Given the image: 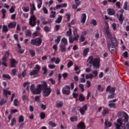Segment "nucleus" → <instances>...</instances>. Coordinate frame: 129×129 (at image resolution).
<instances>
[{
    "instance_id": "obj_1",
    "label": "nucleus",
    "mask_w": 129,
    "mask_h": 129,
    "mask_svg": "<svg viewBox=\"0 0 129 129\" xmlns=\"http://www.w3.org/2000/svg\"><path fill=\"white\" fill-rule=\"evenodd\" d=\"M117 123H114L116 129H126L125 123L128 122L129 116L127 113L123 111H120L117 113Z\"/></svg>"
},
{
    "instance_id": "obj_2",
    "label": "nucleus",
    "mask_w": 129,
    "mask_h": 129,
    "mask_svg": "<svg viewBox=\"0 0 129 129\" xmlns=\"http://www.w3.org/2000/svg\"><path fill=\"white\" fill-rule=\"evenodd\" d=\"M87 62L89 65L93 67L94 69H99L100 67V58L96 57L95 58L93 56H89L87 59Z\"/></svg>"
},
{
    "instance_id": "obj_3",
    "label": "nucleus",
    "mask_w": 129,
    "mask_h": 129,
    "mask_svg": "<svg viewBox=\"0 0 129 129\" xmlns=\"http://www.w3.org/2000/svg\"><path fill=\"white\" fill-rule=\"evenodd\" d=\"M68 45V40L65 37L62 38L61 41V44L59 46L60 50L61 53L63 52H66V46Z\"/></svg>"
},
{
    "instance_id": "obj_4",
    "label": "nucleus",
    "mask_w": 129,
    "mask_h": 129,
    "mask_svg": "<svg viewBox=\"0 0 129 129\" xmlns=\"http://www.w3.org/2000/svg\"><path fill=\"white\" fill-rule=\"evenodd\" d=\"M9 57H10V52L7 51L5 52V55H4L2 58V60L3 61L2 62L0 59V66L1 65H3L5 67H8L7 62H8V58H9Z\"/></svg>"
},
{
    "instance_id": "obj_5",
    "label": "nucleus",
    "mask_w": 129,
    "mask_h": 129,
    "mask_svg": "<svg viewBox=\"0 0 129 129\" xmlns=\"http://www.w3.org/2000/svg\"><path fill=\"white\" fill-rule=\"evenodd\" d=\"M42 40L41 37H37L35 39L31 40L30 44L32 46H36V47H40L42 45Z\"/></svg>"
},
{
    "instance_id": "obj_6",
    "label": "nucleus",
    "mask_w": 129,
    "mask_h": 129,
    "mask_svg": "<svg viewBox=\"0 0 129 129\" xmlns=\"http://www.w3.org/2000/svg\"><path fill=\"white\" fill-rule=\"evenodd\" d=\"M30 26L32 28L36 26L37 25V18L35 15H32L29 19V23Z\"/></svg>"
},
{
    "instance_id": "obj_7",
    "label": "nucleus",
    "mask_w": 129,
    "mask_h": 129,
    "mask_svg": "<svg viewBox=\"0 0 129 129\" xmlns=\"http://www.w3.org/2000/svg\"><path fill=\"white\" fill-rule=\"evenodd\" d=\"M106 29L105 30V34L107 35L108 39H110L111 40L112 39V34L109 31V26H108V23H107V25L106 26Z\"/></svg>"
},
{
    "instance_id": "obj_8",
    "label": "nucleus",
    "mask_w": 129,
    "mask_h": 129,
    "mask_svg": "<svg viewBox=\"0 0 129 129\" xmlns=\"http://www.w3.org/2000/svg\"><path fill=\"white\" fill-rule=\"evenodd\" d=\"M51 92H52V90L51 89V88L47 87L46 89H45L43 91V95L44 97H48L50 94H51Z\"/></svg>"
},
{
    "instance_id": "obj_9",
    "label": "nucleus",
    "mask_w": 129,
    "mask_h": 129,
    "mask_svg": "<svg viewBox=\"0 0 129 129\" xmlns=\"http://www.w3.org/2000/svg\"><path fill=\"white\" fill-rule=\"evenodd\" d=\"M87 104L84 105L82 108L79 109V111L81 114V115H84L85 114V112L88 110V107Z\"/></svg>"
},
{
    "instance_id": "obj_10",
    "label": "nucleus",
    "mask_w": 129,
    "mask_h": 129,
    "mask_svg": "<svg viewBox=\"0 0 129 129\" xmlns=\"http://www.w3.org/2000/svg\"><path fill=\"white\" fill-rule=\"evenodd\" d=\"M37 86L39 89H40L41 91H42V90L43 91L48 87V85L47 84V82L46 81H43L42 84H38Z\"/></svg>"
},
{
    "instance_id": "obj_11",
    "label": "nucleus",
    "mask_w": 129,
    "mask_h": 129,
    "mask_svg": "<svg viewBox=\"0 0 129 129\" xmlns=\"http://www.w3.org/2000/svg\"><path fill=\"white\" fill-rule=\"evenodd\" d=\"M107 46L111 54H114V53H115V49H114V47L115 46H112L111 43H110V42L107 43Z\"/></svg>"
},
{
    "instance_id": "obj_12",
    "label": "nucleus",
    "mask_w": 129,
    "mask_h": 129,
    "mask_svg": "<svg viewBox=\"0 0 129 129\" xmlns=\"http://www.w3.org/2000/svg\"><path fill=\"white\" fill-rule=\"evenodd\" d=\"M79 38V35H77V36H75L74 38L72 37H69V42L70 44H72V43H74V41L78 42V38Z\"/></svg>"
},
{
    "instance_id": "obj_13",
    "label": "nucleus",
    "mask_w": 129,
    "mask_h": 129,
    "mask_svg": "<svg viewBox=\"0 0 129 129\" xmlns=\"http://www.w3.org/2000/svg\"><path fill=\"white\" fill-rule=\"evenodd\" d=\"M86 18H87L86 14L85 13H83L82 14V16L81 17V23H82V24L83 25H84L86 22Z\"/></svg>"
},
{
    "instance_id": "obj_14",
    "label": "nucleus",
    "mask_w": 129,
    "mask_h": 129,
    "mask_svg": "<svg viewBox=\"0 0 129 129\" xmlns=\"http://www.w3.org/2000/svg\"><path fill=\"white\" fill-rule=\"evenodd\" d=\"M107 12L108 13V15L109 16H114V15H115V11L114 9L108 8L107 9Z\"/></svg>"
},
{
    "instance_id": "obj_15",
    "label": "nucleus",
    "mask_w": 129,
    "mask_h": 129,
    "mask_svg": "<svg viewBox=\"0 0 129 129\" xmlns=\"http://www.w3.org/2000/svg\"><path fill=\"white\" fill-rule=\"evenodd\" d=\"M41 92V89L37 86V88L34 89V90L32 91V93L34 95L40 94Z\"/></svg>"
},
{
    "instance_id": "obj_16",
    "label": "nucleus",
    "mask_w": 129,
    "mask_h": 129,
    "mask_svg": "<svg viewBox=\"0 0 129 129\" xmlns=\"http://www.w3.org/2000/svg\"><path fill=\"white\" fill-rule=\"evenodd\" d=\"M17 23L16 22H11L8 25L9 29H15Z\"/></svg>"
},
{
    "instance_id": "obj_17",
    "label": "nucleus",
    "mask_w": 129,
    "mask_h": 129,
    "mask_svg": "<svg viewBox=\"0 0 129 129\" xmlns=\"http://www.w3.org/2000/svg\"><path fill=\"white\" fill-rule=\"evenodd\" d=\"M111 46H113L114 47H117L118 44L117 42L116 41V39H115V38L113 37L112 39H111Z\"/></svg>"
},
{
    "instance_id": "obj_18",
    "label": "nucleus",
    "mask_w": 129,
    "mask_h": 129,
    "mask_svg": "<svg viewBox=\"0 0 129 129\" xmlns=\"http://www.w3.org/2000/svg\"><path fill=\"white\" fill-rule=\"evenodd\" d=\"M17 47H18V52L20 53V54H23L25 52V50L22 49V46H21V44L20 43L17 44Z\"/></svg>"
},
{
    "instance_id": "obj_19",
    "label": "nucleus",
    "mask_w": 129,
    "mask_h": 129,
    "mask_svg": "<svg viewBox=\"0 0 129 129\" xmlns=\"http://www.w3.org/2000/svg\"><path fill=\"white\" fill-rule=\"evenodd\" d=\"M118 20L120 24H122V23H123V21H124V17H123V14H120Z\"/></svg>"
},
{
    "instance_id": "obj_20",
    "label": "nucleus",
    "mask_w": 129,
    "mask_h": 129,
    "mask_svg": "<svg viewBox=\"0 0 129 129\" xmlns=\"http://www.w3.org/2000/svg\"><path fill=\"white\" fill-rule=\"evenodd\" d=\"M110 109L108 108H104L103 109V115L105 116L106 114H108L109 113Z\"/></svg>"
},
{
    "instance_id": "obj_21",
    "label": "nucleus",
    "mask_w": 129,
    "mask_h": 129,
    "mask_svg": "<svg viewBox=\"0 0 129 129\" xmlns=\"http://www.w3.org/2000/svg\"><path fill=\"white\" fill-rule=\"evenodd\" d=\"M62 93H63V94H66V95H70V93H71V92L69 90H67L65 88H62Z\"/></svg>"
},
{
    "instance_id": "obj_22",
    "label": "nucleus",
    "mask_w": 129,
    "mask_h": 129,
    "mask_svg": "<svg viewBox=\"0 0 129 129\" xmlns=\"http://www.w3.org/2000/svg\"><path fill=\"white\" fill-rule=\"evenodd\" d=\"M56 106L57 107V108H61V107L63 106V102L57 101L56 102Z\"/></svg>"
},
{
    "instance_id": "obj_23",
    "label": "nucleus",
    "mask_w": 129,
    "mask_h": 129,
    "mask_svg": "<svg viewBox=\"0 0 129 129\" xmlns=\"http://www.w3.org/2000/svg\"><path fill=\"white\" fill-rule=\"evenodd\" d=\"M70 120L72 122H74L75 121H77V120H78V117H77V116H75V115L72 116L70 117Z\"/></svg>"
},
{
    "instance_id": "obj_24",
    "label": "nucleus",
    "mask_w": 129,
    "mask_h": 129,
    "mask_svg": "<svg viewBox=\"0 0 129 129\" xmlns=\"http://www.w3.org/2000/svg\"><path fill=\"white\" fill-rule=\"evenodd\" d=\"M16 63H17V61L16 59L12 58L11 60V67L12 68H16Z\"/></svg>"
},
{
    "instance_id": "obj_25",
    "label": "nucleus",
    "mask_w": 129,
    "mask_h": 129,
    "mask_svg": "<svg viewBox=\"0 0 129 129\" xmlns=\"http://www.w3.org/2000/svg\"><path fill=\"white\" fill-rule=\"evenodd\" d=\"M77 127H79V128H86V127L85 124L83 122H80L78 124Z\"/></svg>"
},
{
    "instance_id": "obj_26",
    "label": "nucleus",
    "mask_w": 129,
    "mask_h": 129,
    "mask_svg": "<svg viewBox=\"0 0 129 129\" xmlns=\"http://www.w3.org/2000/svg\"><path fill=\"white\" fill-rule=\"evenodd\" d=\"M62 19H63V16L59 15L57 20H55V23L56 24H60L62 22Z\"/></svg>"
},
{
    "instance_id": "obj_27",
    "label": "nucleus",
    "mask_w": 129,
    "mask_h": 129,
    "mask_svg": "<svg viewBox=\"0 0 129 129\" xmlns=\"http://www.w3.org/2000/svg\"><path fill=\"white\" fill-rule=\"evenodd\" d=\"M88 52H89V48H86L83 51V57H86L87 54H88Z\"/></svg>"
},
{
    "instance_id": "obj_28",
    "label": "nucleus",
    "mask_w": 129,
    "mask_h": 129,
    "mask_svg": "<svg viewBox=\"0 0 129 129\" xmlns=\"http://www.w3.org/2000/svg\"><path fill=\"white\" fill-rule=\"evenodd\" d=\"M79 100L81 101V102H83L85 100V97L83 94H80L79 98Z\"/></svg>"
},
{
    "instance_id": "obj_29",
    "label": "nucleus",
    "mask_w": 129,
    "mask_h": 129,
    "mask_svg": "<svg viewBox=\"0 0 129 129\" xmlns=\"http://www.w3.org/2000/svg\"><path fill=\"white\" fill-rule=\"evenodd\" d=\"M71 35H72V30L71 29V28H70L69 31L66 32V36L70 38Z\"/></svg>"
},
{
    "instance_id": "obj_30",
    "label": "nucleus",
    "mask_w": 129,
    "mask_h": 129,
    "mask_svg": "<svg viewBox=\"0 0 129 129\" xmlns=\"http://www.w3.org/2000/svg\"><path fill=\"white\" fill-rule=\"evenodd\" d=\"M4 95H5V96H7L8 97V95H11V94H12V93L11 92V91H8L6 89H4Z\"/></svg>"
},
{
    "instance_id": "obj_31",
    "label": "nucleus",
    "mask_w": 129,
    "mask_h": 129,
    "mask_svg": "<svg viewBox=\"0 0 129 129\" xmlns=\"http://www.w3.org/2000/svg\"><path fill=\"white\" fill-rule=\"evenodd\" d=\"M2 77L3 78H6V79H8V80H11V79H12V77H11V76H10V75H8V74H4L2 76Z\"/></svg>"
},
{
    "instance_id": "obj_32",
    "label": "nucleus",
    "mask_w": 129,
    "mask_h": 129,
    "mask_svg": "<svg viewBox=\"0 0 129 129\" xmlns=\"http://www.w3.org/2000/svg\"><path fill=\"white\" fill-rule=\"evenodd\" d=\"M41 119H45L46 118V113L44 112H41L39 115Z\"/></svg>"
},
{
    "instance_id": "obj_33",
    "label": "nucleus",
    "mask_w": 129,
    "mask_h": 129,
    "mask_svg": "<svg viewBox=\"0 0 129 129\" xmlns=\"http://www.w3.org/2000/svg\"><path fill=\"white\" fill-rule=\"evenodd\" d=\"M78 28H75L73 30V35L75 36V37H76L77 36H79V34H78Z\"/></svg>"
},
{
    "instance_id": "obj_34",
    "label": "nucleus",
    "mask_w": 129,
    "mask_h": 129,
    "mask_svg": "<svg viewBox=\"0 0 129 129\" xmlns=\"http://www.w3.org/2000/svg\"><path fill=\"white\" fill-rule=\"evenodd\" d=\"M2 31L3 33H8V32H9V29H8V26L4 25L3 27Z\"/></svg>"
},
{
    "instance_id": "obj_35",
    "label": "nucleus",
    "mask_w": 129,
    "mask_h": 129,
    "mask_svg": "<svg viewBox=\"0 0 129 129\" xmlns=\"http://www.w3.org/2000/svg\"><path fill=\"white\" fill-rule=\"evenodd\" d=\"M37 74H39V73H37L35 70H32L29 74L30 76H34V75H37Z\"/></svg>"
},
{
    "instance_id": "obj_36",
    "label": "nucleus",
    "mask_w": 129,
    "mask_h": 129,
    "mask_svg": "<svg viewBox=\"0 0 129 129\" xmlns=\"http://www.w3.org/2000/svg\"><path fill=\"white\" fill-rule=\"evenodd\" d=\"M56 17V12L51 11L50 12V15H49V18H54Z\"/></svg>"
},
{
    "instance_id": "obj_37",
    "label": "nucleus",
    "mask_w": 129,
    "mask_h": 129,
    "mask_svg": "<svg viewBox=\"0 0 129 129\" xmlns=\"http://www.w3.org/2000/svg\"><path fill=\"white\" fill-rule=\"evenodd\" d=\"M25 35L26 37H32V32L30 30H27L26 32Z\"/></svg>"
},
{
    "instance_id": "obj_38",
    "label": "nucleus",
    "mask_w": 129,
    "mask_h": 129,
    "mask_svg": "<svg viewBox=\"0 0 129 129\" xmlns=\"http://www.w3.org/2000/svg\"><path fill=\"white\" fill-rule=\"evenodd\" d=\"M34 70L39 73L40 72V70L41 69V67L39 64H36L35 67L34 68Z\"/></svg>"
},
{
    "instance_id": "obj_39",
    "label": "nucleus",
    "mask_w": 129,
    "mask_h": 129,
    "mask_svg": "<svg viewBox=\"0 0 129 129\" xmlns=\"http://www.w3.org/2000/svg\"><path fill=\"white\" fill-rule=\"evenodd\" d=\"M1 12L3 14L2 19H5V18H6V14H7V10L5 9H3Z\"/></svg>"
},
{
    "instance_id": "obj_40",
    "label": "nucleus",
    "mask_w": 129,
    "mask_h": 129,
    "mask_svg": "<svg viewBox=\"0 0 129 129\" xmlns=\"http://www.w3.org/2000/svg\"><path fill=\"white\" fill-rule=\"evenodd\" d=\"M17 123V120H16V118H13L11 120V126H14L15 124Z\"/></svg>"
},
{
    "instance_id": "obj_41",
    "label": "nucleus",
    "mask_w": 129,
    "mask_h": 129,
    "mask_svg": "<svg viewBox=\"0 0 129 129\" xmlns=\"http://www.w3.org/2000/svg\"><path fill=\"white\" fill-rule=\"evenodd\" d=\"M29 53L31 55V57H34L35 55H36V52H35V50L33 49L29 50Z\"/></svg>"
},
{
    "instance_id": "obj_42",
    "label": "nucleus",
    "mask_w": 129,
    "mask_h": 129,
    "mask_svg": "<svg viewBox=\"0 0 129 129\" xmlns=\"http://www.w3.org/2000/svg\"><path fill=\"white\" fill-rule=\"evenodd\" d=\"M108 106L110 108H115V107H116V104L110 103L108 104Z\"/></svg>"
},
{
    "instance_id": "obj_43",
    "label": "nucleus",
    "mask_w": 129,
    "mask_h": 129,
    "mask_svg": "<svg viewBox=\"0 0 129 129\" xmlns=\"http://www.w3.org/2000/svg\"><path fill=\"white\" fill-rule=\"evenodd\" d=\"M6 103H7V100L5 99V98L2 99L0 101V105L1 106H3V105Z\"/></svg>"
},
{
    "instance_id": "obj_44",
    "label": "nucleus",
    "mask_w": 129,
    "mask_h": 129,
    "mask_svg": "<svg viewBox=\"0 0 129 129\" xmlns=\"http://www.w3.org/2000/svg\"><path fill=\"white\" fill-rule=\"evenodd\" d=\"M97 90L101 91V92H103L104 88L101 87V85H98L97 86Z\"/></svg>"
},
{
    "instance_id": "obj_45",
    "label": "nucleus",
    "mask_w": 129,
    "mask_h": 129,
    "mask_svg": "<svg viewBox=\"0 0 129 129\" xmlns=\"http://www.w3.org/2000/svg\"><path fill=\"white\" fill-rule=\"evenodd\" d=\"M22 9L23 11H24V12H25V13H28V12L30 11V8H29V7H23Z\"/></svg>"
},
{
    "instance_id": "obj_46",
    "label": "nucleus",
    "mask_w": 129,
    "mask_h": 129,
    "mask_svg": "<svg viewBox=\"0 0 129 129\" xmlns=\"http://www.w3.org/2000/svg\"><path fill=\"white\" fill-rule=\"evenodd\" d=\"M105 125L107 127H110V126H111V125H112V124L110 122H108L107 121H105Z\"/></svg>"
},
{
    "instance_id": "obj_47",
    "label": "nucleus",
    "mask_w": 129,
    "mask_h": 129,
    "mask_svg": "<svg viewBox=\"0 0 129 129\" xmlns=\"http://www.w3.org/2000/svg\"><path fill=\"white\" fill-rule=\"evenodd\" d=\"M52 24V20H50V19H48V21H43V25H50Z\"/></svg>"
},
{
    "instance_id": "obj_48",
    "label": "nucleus",
    "mask_w": 129,
    "mask_h": 129,
    "mask_svg": "<svg viewBox=\"0 0 129 129\" xmlns=\"http://www.w3.org/2000/svg\"><path fill=\"white\" fill-rule=\"evenodd\" d=\"M40 108H41V109H42L43 110H46V109L47 108V106L46 105L44 104L43 103L40 104Z\"/></svg>"
},
{
    "instance_id": "obj_49",
    "label": "nucleus",
    "mask_w": 129,
    "mask_h": 129,
    "mask_svg": "<svg viewBox=\"0 0 129 129\" xmlns=\"http://www.w3.org/2000/svg\"><path fill=\"white\" fill-rule=\"evenodd\" d=\"M60 40H61V36H57V38L55 40V43H56L57 45H58L59 43H60Z\"/></svg>"
},
{
    "instance_id": "obj_50",
    "label": "nucleus",
    "mask_w": 129,
    "mask_h": 129,
    "mask_svg": "<svg viewBox=\"0 0 129 129\" xmlns=\"http://www.w3.org/2000/svg\"><path fill=\"white\" fill-rule=\"evenodd\" d=\"M48 124L51 126V127H55L57 125L56 123L53 122L52 121L49 122Z\"/></svg>"
},
{
    "instance_id": "obj_51",
    "label": "nucleus",
    "mask_w": 129,
    "mask_h": 129,
    "mask_svg": "<svg viewBox=\"0 0 129 129\" xmlns=\"http://www.w3.org/2000/svg\"><path fill=\"white\" fill-rule=\"evenodd\" d=\"M109 91L110 94H114V93L115 92V88H114V87L111 88L110 90Z\"/></svg>"
},
{
    "instance_id": "obj_52",
    "label": "nucleus",
    "mask_w": 129,
    "mask_h": 129,
    "mask_svg": "<svg viewBox=\"0 0 129 129\" xmlns=\"http://www.w3.org/2000/svg\"><path fill=\"white\" fill-rule=\"evenodd\" d=\"M91 24L93 25V26H97V22L96 20L93 19L91 21Z\"/></svg>"
},
{
    "instance_id": "obj_53",
    "label": "nucleus",
    "mask_w": 129,
    "mask_h": 129,
    "mask_svg": "<svg viewBox=\"0 0 129 129\" xmlns=\"http://www.w3.org/2000/svg\"><path fill=\"white\" fill-rule=\"evenodd\" d=\"M79 87L81 89L82 92H84V86L82 84H79Z\"/></svg>"
},
{
    "instance_id": "obj_54",
    "label": "nucleus",
    "mask_w": 129,
    "mask_h": 129,
    "mask_svg": "<svg viewBox=\"0 0 129 129\" xmlns=\"http://www.w3.org/2000/svg\"><path fill=\"white\" fill-rule=\"evenodd\" d=\"M25 120V118H24L23 115H21L19 118V122H23Z\"/></svg>"
},
{
    "instance_id": "obj_55",
    "label": "nucleus",
    "mask_w": 129,
    "mask_h": 129,
    "mask_svg": "<svg viewBox=\"0 0 129 129\" xmlns=\"http://www.w3.org/2000/svg\"><path fill=\"white\" fill-rule=\"evenodd\" d=\"M18 109H12L10 111V112L11 113V114L12 115L14 113H16L17 112H18Z\"/></svg>"
},
{
    "instance_id": "obj_56",
    "label": "nucleus",
    "mask_w": 129,
    "mask_h": 129,
    "mask_svg": "<svg viewBox=\"0 0 129 129\" xmlns=\"http://www.w3.org/2000/svg\"><path fill=\"white\" fill-rule=\"evenodd\" d=\"M62 76L64 80H66V79L68 77V74H67V73H64L62 74Z\"/></svg>"
},
{
    "instance_id": "obj_57",
    "label": "nucleus",
    "mask_w": 129,
    "mask_h": 129,
    "mask_svg": "<svg viewBox=\"0 0 129 129\" xmlns=\"http://www.w3.org/2000/svg\"><path fill=\"white\" fill-rule=\"evenodd\" d=\"M42 70H43V71H44L43 75H47V67H44L42 68Z\"/></svg>"
},
{
    "instance_id": "obj_58",
    "label": "nucleus",
    "mask_w": 129,
    "mask_h": 129,
    "mask_svg": "<svg viewBox=\"0 0 129 129\" xmlns=\"http://www.w3.org/2000/svg\"><path fill=\"white\" fill-rule=\"evenodd\" d=\"M79 6H80L79 4H76V5H72V9L73 10H76V9H77V8H78V7H79Z\"/></svg>"
},
{
    "instance_id": "obj_59",
    "label": "nucleus",
    "mask_w": 129,
    "mask_h": 129,
    "mask_svg": "<svg viewBox=\"0 0 129 129\" xmlns=\"http://www.w3.org/2000/svg\"><path fill=\"white\" fill-rule=\"evenodd\" d=\"M14 105L15 106H18L19 105V101H18V99H16L14 101Z\"/></svg>"
},
{
    "instance_id": "obj_60",
    "label": "nucleus",
    "mask_w": 129,
    "mask_h": 129,
    "mask_svg": "<svg viewBox=\"0 0 129 129\" xmlns=\"http://www.w3.org/2000/svg\"><path fill=\"white\" fill-rule=\"evenodd\" d=\"M9 11L11 14H13V13H15V7H14V6H12Z\"/></svg>"
},
{
    "instance_id": "obj_61",
    "label": "nucleus",
    "mask_w": 129,
    "mask_h": 129,
    "mask_svg": "<svg viewBox=\"0 0 129 129\" xmlns=\"http://www.w3.org/2000/svg\"><path fill=\"white\" fill-rule=\"evenodd\" d=\"M45 32H50V28L48 26H45L44 28Z\"/></svg>"
},
{
    "instance_id": "obj_62",
    "label": "nucleus",
    "mask_w": 129,
    "mask_h": 129,
    "mask_svg": "<svg viewBox=\"0 0 129 129\" xmlns=\"http://www.w3.org/2000/svg\"><path fill=\"white\" fill-rule=\"evenodd\" d=\"M73 62L72 61H70L68 63V68H70L71 66H73Z\"/></svg>"
},
{
    "instance_id": "obj_63",
    "label": "nucleus",
    "mask_w": 129,
    "mask_h": 129,
    "mask_svg": "<svg viewBox=\"0 0 129 129\" xmlns=\"http://www.w3.org/2000/svg\"><path fill=\"white\" fill-rule=\"evenodd\" d=\"M123 56L124 58H127V57H128V53L127 52V51H125L123 53Z\"/></svg>"
},
{
    "instance_id": "obj_64",
    "label": "nucleus",
    "mask_w": 129,
    "mask_h": 129,
    "mask_svg": "<svg viewBox=\"0 0 129 129\" xmlns=\"http://www.w3.org/2000/svg\"><path fill=\"white\" fill-rule=\"evenodd\" d=\"M114 97V94H111V95H109L108 96V98L109 99H112Z\"/></svg>"
}]
</instances>
